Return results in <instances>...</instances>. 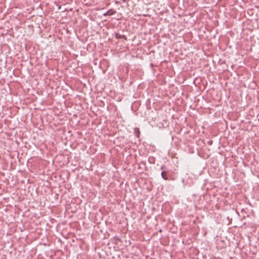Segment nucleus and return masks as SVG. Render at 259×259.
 I'll return each instance as SVG.
<instances>
[{"mask_svg":"<svg viewBox=\"0 0 259 259\" xmlns=\"http://www.w3.org/2000/svg\"><path fill=\"white\" fill-rule=\"evenodd\" d=\"M164 169V166H162L161 167V169L163 170Z\"/></svg>","mask_w":259,"mask_h":259,"instance_id":"nucleus-4","label":"nucleus"},{"mask_svg":"<svg viewBox=\"0 0 259 259\" xmlns=\"http://www.w3.org/2000/svg\"><path fill=\"white\" fill-rule=\"evenodd\" d=\"M136 136L137 137H139L140 131H139V129H136Z\"/></svg>","mask_w":259,"mask_h":259,"instance_id":"nucleus-3","label":"nucleus"},{"mask_svg":"<svg viewBox=\"0 0 259 259\" xmlns=\"http://www.w3.org/2000/svg\"><path fill=\"white\" fill-rule=\"evenodd\" d=\"M115 11L113 9H110L107 12V14L109 16L112 15L115 13Z\"/></svg>","mask_w":259,"mask_h":259,"instance_id":"nucleus-2","label":"nucleus"},{"mask_svg":"<svg viewBox=\"0 0 259 259\" xmlns=\"http://www.w3.org/2000/svg\"><path fill=\"white\" fill-rule=\"evenodd\" d=\"M161 175L162 178L164 180H168V177L167 176V172L166 171H162L161 173Z\"/></svg>","mask_w":259,"mask_h":259,"instance_id":"nucleus-1","label":"nucleus"}]
</instances>
